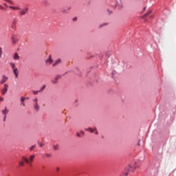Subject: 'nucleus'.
Returning a JSON list of instances; mask_svg holds the SVG:
<instances>
[{
	"mask_svg": "<svg viewBox=\"0 0 176 176\" xmlns=\"http://www.w3.org/2000/svg\"><path fill=\"white\" fill-rule=\"evenodd\" d=\"M10 9H12V10H20L19 11V15L20 16H25L28 13V11L30 10V8L28 6H25L23 8L21 9V7L16 6H9Z\"/></svg>",
	"mask_w": 176,
	"mask_h": 176,
	"instance_id": "1",
	"label": "nucleus"
},
{
	"mask_svg": "<svg viewBox=\"0 0 176 176\" xmlns=\"http://www.w3.org/2000/svg\"><path fill=\"white\" fill-rule=\"evenodd\" d=\"M138 167H140V164L135 162V165L133 166L129 165L127 168H126V171H128V173H134L135 168H138Z\"/></svg>",
	"mask_w": 176,
	"mask_h": 176,
	"instance_id": "2",
	"label": "nucleus"
},
{
	"mask_svg": "<svg viewBox=\"0 0 176 176\" xmlns=\"http://www.w3.org/2000/svg\"><path fill=\"white\" fill-rule=\"evenodd\" d=\"M33 102L34 103V109H36L37 111H39L40 107L38 104V98H36L35 99L32 100Z\"/></svg>",
	"mask_w": 176,
	"mask_h": 176,
	"instance_id": "3",
	"label": "nucleus"
},
{
	"mask_svg": "<svg viewBox=\"0 0 176 176\" xmlns=\"http://www.w3.org/2000/svg\"><path fill=\"white\" fill-rule=\"evenodd\" d=\"M9 87V85L8 84H4L3 85V88L2 89L1 91V94L3 96H5V94H6V93H8V88Z\"/></svg>",
	"mask_w": 176,
	"mask_h": 176,
	"instance_id": "4",
	"label": "nucleus"
},
{
	"mask_svg": "<svg viewBox=\"0 0 176 176\" xmlns=\"http://www.w3.org/2000/svg\"><path fill=\"white\" fill-rule=\"evenodd\" d=\"M12 45H16L19 42V38L16 35H12L11 38Z\"/></svg>",
	"mask_w": 176,
	"mask_h": 176,
	"instance_id": "5",
	"label": "nucleus"
},
{
	"mask_svg": "<svg viewBox=\"0 0 176 176\" xmlns=\"http://www.w3.org/2000/svg\"><path fill=\"white\" fill-rule=\"evenodd\" d=\"M16 25H17V19H14L11 24L12 30H16Z\"/></svg>",
	"mask_w": 176,
	"mask_h": 176,
	"instance_id": "6",
	"label": "nucleus"
},
{
	"mask_svg": "<svg viewBox=\"0 0 176 176\" xmlns=\"http://www.w3.org/2000/svg\"><path fill=\"white\" fill-rule=\"evenodd\" d=\"M8 79H9V78L6 77V76L3 75L2 76V79L0 81V85H3V83H5V82H8Z\"/></svg>",
	"mask_w": 176,
	"mask_h": 176,
	"instance_id": "7",
	"label": "nucleus"
},
{
	"mask_svg": "<svg viewBox=\"0 0 176 176\" xmlns=\"http://www.w3.org/2000/svg\"><path fill=\"white\" fill-rule=\"evenodd\" d=\"M46 64H52L53 60L52 59V55L49 56V58L45 60Z\"/></svg>",
	"mask_w": 176,
	"mask_h": 176,
	"instance_id": "8",
	"label": "nucleus"
},
{
	"mask_svg": "<svg viewBox=\"0 0 176 176\" xmlns=\"http://www.w3.org/2000/svg\"><path fill=\"white\" fill-rule=\"evenodd\" d=\"M2 113L3 115H4V116H6V115H8V113H9V109H8V107H5L4 110H2Z\"/></svg>",
	"mask_w": 176,
	"mask_h": 176,
	"instance_id": "9",
	"label": "nucleus"
},
{
	"mask_svg": "<svg viewBox=\"0 0 176 176\" xmlns=\"http://www.w3.org/2000/svg\"><path fill=\"white\" fill-rule=\"evenodd\" d=\"M85 131H89V133H93L94 131H97V128L93 129L92 128L85 129Z\"/></svg>",
	"mask_w": 176,
	"mask_h": 176,
	"instance_id": "10",
	"label": "nucleus"
},
{
	"mask_svg": "<svg viewBox=\"0 0 176 176\" xmlns=\"http://www.w3.org/2000/svg\"><path fill=\"white\" fill-rule=\"evenodd\" d=\"M13 73L15 75L16 78L19 77V70L17 69V68L13 69Z\"/></svg>",
	"mask_w": 176,
	"mask_h": 176,
	"instance_id": "11",
	"label": "nucleus"
},
{
	"mask_svg": "<svg viewBox=\"0 0 176 176\" xmlns=\"http://www.w3.org/2000/svg\"><path fill=\"white\" fill-rule=\"evenodd\" d=\"M61 63V59L58 58V60H56L54 63H53V67H56V65H58V64H60Z\"/></svg>",
	"mask_w": 176,
	"mask_h": 176,
	"instance_id": "12",
	"label": "nucleus"
},
{
	"mask_svg": "<svg viewBox=\"0 0 176 176\" xmlns=\"http://www.w3.org/2000/svg\"><path fill=\"white\" fill-rule=\"evenodd\" d=\"M24 101H25V98L24 97H21V105H23V107H25V104H24Z\"/></svg>",
	"mask_w": 176,
	"mask_h": 176,
	"instance_id": "13",
	"label": "nucleus"
},
{
	"mask_svg": "<svg viewBox=\"0 0 176 176\" xmlns=\"http://www.w3.org/2000/svg\"><path fill=\"white\" fill-rule=\"evenodd\" d=\"M20 58V56H19V54H17V52H16L14 54V60H19Z\"/></svg>",
	"mask_w": 176,
	"mask_h": 176,
	"instance_id": "14",
	"label": "nucleus"
},
{
	"mask_svg": "<svg viewBox=\"0 0 176 176\" xmlns=\"http://www.w3.org/2000/svg\"><path fill=\"white\" fill-rule=\"evenodd\" d=\"M116 8H118V9H122L123 8V6L121 4H119L117 3L116 4Z\"/></svg>",
	"mask_w": 176,
	"mask_h": 176,
	"instance_id": "15",
	"label": "nucleus"
},
{
	"mask_svg": "<svg viewBox=\"0 0 176 176\" xmlns=\"http://www.w3.org/2000/svg\"><path fill=\"white\" fill-rule=\"evenodd\" d=\"M23 160H24V162H25L26 163L30 164V160L27 157H23Z\"/></svg>",
	"mask_w": 176,
	"mask_h": 176,
	"instance_id": "16",
	"label": "nucleus"
},
{
	"mask_svg": "<svg viewBox=\"0 0 176 176\" xmlns=\"http://www.w3.org/2000/svg\"><path fill=\"white\" fill-rule=\"evenodd\" d=\"M4 1H6V2H8V3H10V5H14V3L12 0H4Z\"/></svg>",
	"mask_w": 176,
	"mask_h": 176,
	"instance_id": "17",
	"label": "nucleus"
},
{
	"mask_svg": "<svg viewBox=\"0 0 176 176\" xmlns=\"http://www.w3.org/2000/svg\"><path fill=\"white\" fill-rule=\"evenodd\" d=\"M45 89H46V85H43L38 91H40V93H42Z\"/></svg>",
	"mask_w": 176,
	"mask_h": 176,
	"instance_id": "18",
	"label": "nucleus"
},
{
	"mask_svg": "<svg viewBox=\"0 0 176 176\" xmlns=\"http://www.w3.org/2000/svg\"><path fill=\"white\" fill-rule=\"evenodd\" d=\"M105 25H108V23H104L100 25L99 28H102V27H105Z\"/></svg>",
	"mask_w": 176,
	"mask_h": 176,
	"instance_id": "19",
	"label": "nucleus"
},
{
	"mask_svg": "<svg viewBox=\"0 0 176 176\" xmlns=\"http://www.w3.org/2000/svg\"><path fill=\"white\" fill-rule=\"evenodd\" d=\"M34 157H35V155H34L30 156V160L31 162H34Z\"/></svg>",
	"mask_w": 176,
	"mask_h": 176,
	"instance_id": "20",
	"label": "nucleus"
},
{
	"mask_svg": "<svg viewBox=\"0 0 176 176\" xmlns=\"http://www.w3.org/2000/svg\"><path fill=\"white\" fill-rule=\"evenodd\" d=\"M151 13H152V11H151V10H149L147 13H146V14L144 15V17H146V16H148L149 14H151Z\"/></svg>",
	"mask_w": 176,
	"mask_h": 176,
	"instance_id": "21",
	"label": "nucleus"
},
{
	"mask_svg": "<svg viewBox=\"0 0 176 176\" xmlns=\"http://www.w3.org/2000/svg\"><path fill=\"white\" fill-rule=\"evenodd\" d=\"M10 65H11V68H12V69H14L15 68V67H16V65H14V63H10Z\"/></svg>",
	"mask_w": 176,
	"mask_h": 176,
	"instance_id": "22",
	"label": "nucleus"
},
{
	"mask_svg": "<svg viewBox=\"0 0 176 176\" xmlns=\"http://www.w3.org/2000/svg\"><path fill=\"white\" fill-rule=\"evenodd\" d=\"M56 80H58V79H61V75H57L55 78Z\"/></svg>",
	"mask_w": 176,
	"mask_h": 176,
	"instance_id": "23",
	"label": "nucleus"
},
{
	"mask_svg": "<svg viewBox=\"0 0 176 176\" xmlns=\"http://www.w3.org/2000/svg\"><path fill=\"white\" fill-rule=\"evenodd\" d=\"M0 9L1 10H8L5 7H3L2 5H0Z\"/></svg>",
	"mask_w": 176,
	"mask_h": 176,
	"instance_id": "24",
	"label": "nucleus"
},
{
	"mask_svg": "<svg viewBox=\"0 0 176 176\" xmlns=\"http://www.w3.org/2000/svg\"><path fill=\"white\" fill-rule=\"evenodd\" d=\"M54 151L58 150V144L54 146Z\"/></svg>",
	"mask_w": 176,
	"mask_h": 176,
	"instance_id": "25",
	"label": "nucleus"
},
{
	"mask_svg": "<svg viewBox=\"0 0 176 176\" xmlns=\"http://www.w3.org/2000/svg\"><path fill=\"white\" fill-rule=\"evenodd\" d=\"M52 83H53L54 85H57V83H58V81L55 79L54 80H52Z\"/></svg>",
	"mask_w": 176,
	"mask_h": 176,
	"instance_id": "26",
	"label": "nucleus"
},
{
	"mask_svg": "<svg viewBox=\"0 0 176 176\" xmlns=\"http://www.w3.org/2000/svg\"><path fill=\"white\" fill-rule=\"evenodd\" d=\"M38 93H41L39 90L33 91V94H34L35 96H36V94H38Z\"/></svg>",
	"mask_w": 176,
	"mask_h": 176,
	"instance_id": "27",
	"label": "nucleus"
},
{
	"mask_svg": "<svg viewBox=\"0 0 176 176\" xmlns=\"http://www.w3.org/2000/svg\"><path fill=\"white\" fill-rule=\"evenodd\" d=\"M38 144H39V146H41L42 148V146H45V144L43 143H41V142H38Z\"/></svg>",
	"mask_w": 176,
	"mask_h": 176,
	"instance_id": "28",
	"label": "nucleus"
},
{
	"mask_svg": "<svg viewBox=\"0 0 176 176\" xmlns=\"http://www.w3.org/2000/svg\"><path fill=\"white\" fill-rule=\"evenodd\" d=\"M36 146V145L32 146L30 148V151H34V148H35Z\"/></svg>",
	"mask_w": 176,
	"mask_h": 176,
	"instance_id": "29",
	"label": "nucleus"
},
{
	"mask_svg": "<svg viewBox=\"0 0 176 176\" xmlns=\"http://www.w3.org/2000/svg\"><path fill=\"white\" fill-rule=\"evenodd\" d=\"M2 47H0V57H2Z\"/></svg>",
	"mask_w": 176,
	"mask_h": 176,
	"instance_id": "30",
	"label": "nucleus"
},
{
	"mask_svg": "<svg viewBox=\"0 0 176 176\" xmlns=\"http://www.w3.org/2000/svg\"><path fill=\"white\" fill-rule=\"evenodd\" d=\"M45 156H47V157H52V154H45Z\"/></svg>",
	"mask_w": 176,
	"mask_h": 176,
	"instance_id": "31",
	"label": "nucleus"
},
{
	"mask_svg": "<svg viewBox=\"0 0 176 176\" xmlns=\"http://www.w3.org/2000/svg\"><path fill=\"white\" fill-rule=\"evenodd\" d=\"M45 5L46 6H49V5H50V3H47V1H45Z\"/></svg>",
	"mask_w": 176,
	"mask_h": 176,
	"instance_id": "32",
	"label": "nucleus"
},
{
	"mask_svg": "<svg viewBox=\"0 0 176 176\" xmlns=\"http://www.w3.org/2000/svg\"><path fill=\"white\" fill-rule=\"evenodd\" d=\"M19 166H24V162H19Z\"/></svg>",
	"mask_w": 176,
	"mask_h": 176,
	"instance_id": "33",
	"label": "nucleus"
},
{
	"mask_svg": "<svg viewBox=\"0 0 176 176\" xmlns=\"http://www.w3.org/2000/svg\"><path fill=\"white\" fill-rule=\"evenodd\" d=\"M76 20H78V18H77V17L73 18V21H76Z\"/></svg>",
	"mask_w": 176,
	"mask_h": 176,
	"instance_id": "34",
	"label": "nucleus"
},
{
	"mask_svg": "<svg viewBox=\"0 0 176 176\" xmlns=\"http://www.w3.org/2000/svg\"><path fill=\"white\" fill-rule=\"evenodd\" d=\"M3 122H6V116H4V118H3Z\"/></svg>",
	"mask_w": 176,
	"mask_h": 176,
	"instance_id": "35",
	"label": "nucleus"
},
{
	"mask_svg": "<svg viewBox=\"0 0 176 176\" xmlns=\"http://www.w3.org/2000/svg\"><path fill=\"white\" fill-rule=\"evenodd\" d=\"M3 6H6V8H8V4H6V3H3Z\"/></svg>",
	"mask_w": 176,
	"mask_h": 176,
	"instance_id": "36",
	"label": "nucleus"
},
{
	"mask_svg": "<svg viewBox=\"0 0 176 176\" xmlns=\"http://www.w3.org/2000/svg\"><path fill=\"white\" fill-rule=\"evenodd\" d=\"M76 136H77V137H80V133H76Z\"/></svg>",
	"mask_w": 176,
	"mask_h": 176,
	"instance_id": "37",
	"label": "nucleus"
},
{
	"mask_svg": "<svg viewBox=\"0 0 176 176\" xmlns=\"http://www.w3.org/2000/svg\"><path fill=\"white\" fill-rule=\"evenodd\" d=\"M107 12H109V14H111V13H112V11H110L109 10H107Z\"/></svg>",
	"mask_w": 176,
	"mask_h": 176,
	"instance_id": "38",
	"label": "nucleus"
},
{
	"mask_svg": "<svg viewBox=\"0 0 176 176\" xmlns=\"http://www.w3.org/2000/svg\"><path fill=\"white\" fill-rule=\"evenodd\" d=\"M80 133L82 134V135H85V132L83 131H81Z\"/></svg>",
	"mask_w": 176,
	"mask_h": 176,
	"instance_id": "39",
	"label": "nucleus"
},
{
	"mask_svg": "<svg viewBox=\"0 0 176 176\" xmlns=\"http://www.w3.org/2000/svg\"><path fill=\"white\" fill-rule=\"evenodd\" d=\"M0 101H3V98L0 97Z\"/></svg>",
	"mask_w": 176,
	"mask_h": 176,
	"instance_id": "40",
	"label": "nucleus"
},
{
	"mask_svg": "<svg viewBox=\"0 0 176 176\" xmlns=\"http://www.w3.org/2000/svg\"><path fill=\"white\" fill-rule=\"evenodd\" d=\"M95 134L97 135H98V131H96Z\"/></svg>",
	"mask_w": 176,
	"mask_h": 176,
	"instance_id": "41",
	"label": "nucleus"
},
{
	"mask_svg": "<svg viewBox=\"0 0 176 176\" xmlns=\"http://www.w3.org/2000/svg\"><path fill=\"white\" fill-rule=\"evenodd\" d=\"M141 142V140H139V142H138V146H140V142Z\"/></svg>",
	"mask_w": 176,
	"mask_h": 176,
	"instance_id": "42",
	"label": "nucleus"
},
{
	"mask_svg": "<svg viewBox=\"0 0 176 176\" xmlns=\"http://www.w3.org/2000/svg\"><path fill=\"white\" fill-rule=\"evenodd\" d=\"M71 10V7H67V10Z\"/></svg>",
	"mask_w": 176,
	"mask_h": 176,
	"instance_id": "43",
	"label": "nucleus"
},
{
	"mask_svg": "<svg viewBox=\"0 0 176 176\" xmlns=\"http://www.w3.org/2000/svg\"><path fill=\"white\" fill-rule=\"evenodd\" d=\"M60 170V168H56V170L58 171Z\"/></svg>",
	"mask_w": 176,
	"mask_h": 176,
	"instance_id": "44",
	"label": "nucleus"
},
{
	"mask_svg": "<svg viewBox=\"0 0 176 176\" xmlns=\"http://www.w3.org/2000/svg\"><path fill=\"white\" fill-rule=\"evenodd\" d=\"M145 9H146V7H144V10H145Z\"/></svg>",
	"mask_w": 176,
	"mask_h": 176,
	"instance_id": "45",
	"label": "nucleus"
},
{
	"mask_svg": "<svg viewBox=\"0 0 176 176\" xmlns=\"http://www.w3.org/2000/svg\"><path fill=\"white\" fill-rule=\"evenodd\" d=\"M28 98H28V97H27L25 99H26V100H28Z\"/></svg>",
	"mask_w": 176,
	"mask_h": 176,
	"instance_id": "46",
	"label": "nucleus"
},
{
	"mask_svg": "<svg viewBox=\"0 0 176 176\" xmlns=\"http://www.w3.org/2000/svg\"><path fill=\"white\" fill-rule=\"evenodd\" d=\"M127 174H129L128 173H125V175H127Z\"/></svg>",
	"mask_w": 176,
	"mask_h": 176,
	"instance_id": "47",
	"label": "nucleus"
},
{
	"mask_svg": "<svg viewBox=\"0 0 176 176\" xmlns=\"http://www.w3.org/2000/svg\"><path fill=\"white\" fill-rule=\"evenodd\" d=\"M153 17V16H151V19H152Z\"/></svg>",
	"mask_w": 176,
	"mask_h": 176,
	"instance_id": "48",
	"label": "nucleus"
}]
</instances>
